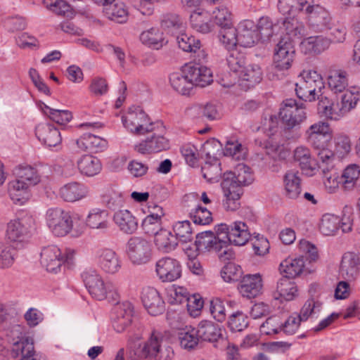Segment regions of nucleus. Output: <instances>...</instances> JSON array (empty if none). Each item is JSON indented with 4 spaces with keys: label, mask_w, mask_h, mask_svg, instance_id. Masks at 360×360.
<instances>
[{
    "label": "nucleus",
    "mask_w": 360,
    "mask_h": 360,
    "mask_svg": "<svg viewBox=\"0 0 360 360\" xmlns=\"http://www.w3.org/2000/svg\"><path fill=\"white\" fill-rule=\"evenodd\" d=\"M39 140L48 147L58 146L62 141L60 132L51 123H41L35 129Z\"/></svg>",
    "instance_id": "obj_22"
},
{
    "label": "nucleus",
    "mask_w": 360,
    "mask_h": 360,
    "mask_svg": "<svg viewBox=\"0 0 360 360\" xmlns=\"http://www.w3.org/2000/svg\"><path fill=\"white\" fill-rule=\"evenodd\" d=\"M190 218L198 225H207L212 221V213L205 207L197 205L189 212Z\"/></svg>",
    "instance_id": "obj_59"
},
{
    "label": "nucleus",
    "mask_w": 360,
    "mask_h": 360,
    "mask_svg": "<svg viewBox=\"0 0 360 360\" xmlns=\"http://www.w3.org/2000/svg\"><path fill=\"white\" fill-rule=\"evenodd\" d=\"M360 257L354 252H346L342 258L340 273L347 280H354L359 276Z\"/></svg>",
    "instance_id": "obj_26"
},
{
    "label": "nucleus",
    "mask_w": 360,
    "mask_h": 360,
    "mask_svg": "<svg viewBox=\"0 0 360 360\" xmlns=\"http://www.w3.org/2000/svg\"><path fill=\"white\" fill-rule=\"evenodd\" d=\"M186 112L192 117H205L209 120H214L221 117V106L214 103H208L204 106L195 105L188 108Z\"/></svg>",
    "instance_id": "obj_36"
},
{
    "label": "nucleus",
    "mask_w": 360,
    "mask_h": 360,
    "mask_svg": "<svg viewBox=\"0 0 360 360\" xmlns=\"http://www.w3.org/2000/svg\"><path fill=\"white\" fill-rule=\"evenodd\" d=\"M185 66L179 72H175L169 75V83L172 87L182 95H188L193 89L188 75L186 74Z\"/></svg>",
    "instance_id": "obj_35"
},
{
    "label": "nucleus",
    "mask_w": 360,
    "mask_h": 360,
    "mask_svg": "<svg viewBox=\"0 0 360 360\" xmlns=\"http://www.w3.org/2000/svg\"><path fill=\"white\" fill-rule=\"evenodd\" d=\"M46 223L56 236H65L72 229L73 224L69 212L59 207L50 208L46 213Z\"/></svg>",
    "instance_id": "obj_9"
},
{
    "label": "nucleus",
    "mask_w": 360,
    "mask_h": 360,
    "mask_svg": "<svg viewBox=\"0 0 360 360\" xmlns=\"http://www.w3.org/2000/svg\"><path fill=\"white\" fill-rule=\"evenodd\" d=\"M31 186L15 178L8 184V194L15 203L22 205L30 197Z\"/></svg>",
    "instance_id": "obj_34"
},
{
    "label": "nucleus",
    "mask_w": 360,
    "mask_h": 360,
    "mask_svg": "<svg viewBox=\"0 0 360 360\" xmlns=\"http://www.w3.org/2000/svg\"><path fill=\"white\" fill-rule=\"evenodd\" d=\"M303 257L297 258H288L283 261L279 266V270L285 276L288 278H295L300 275L304 271L305 264Z\"/></svg>",
    "instance_id": "obj_44"
},
{
    "label": "nucleus",
    "mask_w": 360,
    "mask_h": 360,
    "mask_svg": "<svg viewBox=\"0 0 360 360\" xmlns=\"http://www.w3.org/2000/svg\"><path fill=\"white\" fill-rule=\"evenodd\" d=\"M124 126L131 132L137 134H144L153 131L157 127H162L160 123H153L147 114L139 106H132L122 118Z\"/></svg>",
    "instance_id": "obj_7"
},
{
    "label": "nucleus",
    "mask_w": 360,
    "mask_h": 360,
    "mask_svg": "<svg viewBox=\"0 0 360 360\" xmlns=\"http://www.w3.org/2000/svg\"><path fill=\"white\" fill-rule=\"evenodd\" d=\"M237 31L238 44L241 46H253L260 39L254 22L251 20L241 22Z\"/></svg>",
    "instance_id": "obj_23"
},
{
    "label": "nucleus",
    "mask_w": 360,
    "mask_h": 360,
    "mask_svg": "<svg viewBox=\"0 0 360 360\" xmlns=\"http://www.w3.org/2000/svg\"><path fill=\"white\" fill-rule=\"evenodd\" d=\"M220 165L219 160L214 158L206 161L201 168L203 177L211 183L219 181L221 176Z\"/></svg>",
    "instance_id": "obj_51"
},
{
    "label": "nucleus",
    "mask_w": 360,
    "mask_h": 360,
    "mask_svg": "<svg viewBox=\"0 0 360 360\" xmlns=\"http://www.w3.org/2000/svg\"><path fill=\"white\" fill-rule=\"evenodd\" d=\"M178 336L181 346L188 349L194 348L200 340L196 328L192 327L186 326L179 333Z\"/></svg>",
    "instance_id": "obj_53"
},
{
    "label": "nucleus",
    "mask_w": 360,
    "mask_h": 360,
    "mask_svg": "<svg viewBox=\"0 0 360 360\" xmlns=\"http://www.w3.org/2000/svg\"><path fill=\"white\" fill-rule=\"evenodd\" d=\"M227 181L221 182V186L224 192L225 199L223 205L226 210L235 211L240 207V198L242 194V189H236L230 186Z\"/></svg>",
    "instance_id": "obj_43"
},
{
    "label": "nucleus",
    "mask_w": 360,
    "mask_h": 360,
    "mask_svg": "<svg viewBox=\"0 0 360 360\" xmlns=\"http://www.w3.org/2000/svg\"><path fill=\"white\" fill-rule=\"evenodd\" d=\"M259 34V39L262 41L269 40L274 34L278 32L280 21L273 22L268 16L261 17L255 27Z\"/></svg>",
    "instance_id": "obj_41"
},
{
    "label": "nucleus",
    "mask_w": 360,
    "mask_h": 360,
    "mask_svg": "<svg viewBox=\"0 0 360 360\" xmlns=\"http://www.w3.org/2000/svg\"><path fill=\"white\" fill-rule=\"evenodd\" d=\"M284 195L290 199H296L301 194V179L299 172L288 170L283 176Z\"/></svg>",
    "instance_id": "obj_32"
},
{
    "label": "nucleus",
    "mask_w": 360,
    "mask_h": 360,
    "mask_svg": "<svg viewBox=\"0 0 360 360\" xmlns=\"http://www.w3.org/2000/svg\"><path fill=\"white\" fill-rule=\"evenodd\" d=\"M114 314L112 327L117 333H123L131 323L134 308L131 303L123 302L115 307Z\"/></svg>",
    "instance_id": "obj_19"
},
{
    "label": "nucleus",
    "mask_w": 360,
    "mask_h": 360,
    "mask_svg": "<svg viewBox=\"0 0 360 360\" xmlns=\"http://www.w3.org/2000/svg\"><path fill=\"white\" fill-rule=\"evenodd\" d=\"M16 251L12 245L0 243V269L9 268L15 261Z\"/></svg>",
    "instance_id": "obj_62"
},
{
    "label": "nucleus",
    "mask_w": 360,
    "mask_h": 360,
    "mask_svg": "<svg viewBox=\"0 0 360 360\" xmlns=\"http://www.w3.org/2000/svg\"><path fill=\"white\" fill-rule=\"evenodd\" d=\"M278 20L280 24L283 25V30L288 35L287 37L290 38V36L296 37L302 34L304 27L297 19L285 17Z\"/></svg>",
    "instance_id": "obj_61"
},
{
    "label": "nucleus",
    "mask_w": 360,
    "mask_h": 360,
    "mask_svg": "<svg viewBox=\"0 0 360 360\" xmlns=\"http://www.w3.org/2000/svg\"><path fill=\"white\" fill-rule=\"evenodd\" d=\"M96 259L98 266L106 274H115L122 268L120 256L112 249L99 250L96 253Z\"/></svg>",
    "instance_id": "obj_17"
},
{
    "label": "nucleus",
    "mask_w": 360,
    "mask_h": 360,
    "mask_svg": "<svg viewBox=\"0 0 360 360\" xmlns=\"http://www.w3.org/2000/svg\"><path fill=\"white\" fill-rule=\"evenodd\" d=\"M161 26L165 30L176 34L183 30L184 25L181 18L176 14L168 13L163 16L161 21Z\"/></svg>",
    "instance_id": "obj_55"
},
{
    "label": "nucleus",
    "mask_w": 360,
    "mask_h": 360,
    "mask_svg": "<svg viewBox=\"0 0 360 360\" xmlns=\"http://www.w3.org/2000/svg\"><path fill=\"white\" fill-rule=\"evenodd\" d=\"M176 41L179 47L184 51L194 54L195 60L201 62L206 58V53L201 47V42L198 39L184 32L183 30L176 34Z\"/></svg>",
    "instance_id": "obj_16"
},
{
    "label": "nucleus",
    "mask_w": 360,
    "mask_h": 360,
    "mask_svg": "<svg viewBox=\"0 0 360 360\" xmlns=\"http://www.w3.org/2000/svg\"><path fill=\"white\" fill-rule=\"evenodd\" d=\"M323 87V78L316 71H303L295 84V92L299 98L311 102Z\"/></svg>",
    "instance_id": "obj_5"
},
{
    "label": "nucleus",
    "mask_w": 360,
    "mask_h": 360,
    "mask_svg": "<svg viewBox=\"0 0 360 360\" xmlns=\"http://www.w3.org/2000/svg\"><path fill=\"white\" fill-rule=\"evenodd\" d=\"M317 162L323 172H328L334 166L335 154L327 147L315 150Z\"/></svg>",
    "instance_id": "obj_54"
},
{
    "label": "nucleus",
    "mask_w": 360,
    "mask_h": 360,
    "mask_svg": "<svg viewBox=\"0 0 360 360\" xmlns=\"http://www.w3.org/2000/svg\"><path fill=\"white\" fill-rule=\"evenodd\" d=\"M186 74L194 86L204 87L212 81V73L210 69L200 63H189L185 65Z\"/></svg>",
    "instance_id": "obj_20"
},
{
    "label": "nucleus",
    "mask_w": 360,
    "mask_h": 360,
    "mask_svg": "<svg viewBox=\"0 0 360 360\" xmlns=\"http://www.w3.org/2000/svg\"><path fill=\"white\" fill-rule=\"evenodd\" d=\"M155 272L162 282H173L181 276V265L176 259L165 257L156 262Z\"/></svg>",
    "instance_id": "obj_14"
},
{
    "label": "nucleus",
    "mask_w": 360,
    "mask_h": 360,
    "mask_svg": "<svg viewBox=\"0 0 360 360\" xmlns=\"http://www.w3.org/2000/svg\"><path fill=\"white\" fill-rule=\"evenodd\" d=\"M86 225L101 232H105L110 227L109 214L107 210L95 207L91 209L86 219Z\"/></svg>",
    "instance_id": "obj_30"
},
{
    "label": "nucleus",
    "mask_w": 360,
    "mask_h": 360,
    "mask_svg": "<svg viewBox=\"0 0 360 360\" xmlns=\"http://www.w3.org/2000/svg\"><path fill=\"white\" fill-rule=\"evenodd\" d=\"M216 232L223 233L229 243L237 246L244 245L250 238L248 226L241 221L231 224H221L217 226Z\"/></svg>",
    "instance_id": "obj_13"
},
{
    "label": "nucleus",
    "mask_w": 360,
    "mask_h": 360,
    "mask_svg": "<svg viewBox=\"0 0 360 360\" xmlns=\"http://www.w3.org/2000/svg\"><path fill=\"white\" fill-rule=\"evenodd\" d=\"M154 243L158 251L169 253L176 249L178 241L170 231L163 229L154 236Z\"/></svg>",
    "instance_id": "obj_37"
},
{
    "label": "nucleus",
    "mask_w": 360,
    "mask_h": 360,
    "mask_svg": "<svg viewBox=\"0 0 360 360\" xmlns=\"http://www.w3.org/2000/svg\"><path fill=\"white\" fill-rule=\"evenodd\" d=\"M254 181L253 173L251 168L243 164L239 163L234 169V172H226L224 173L222 181H227L230 186L236 189H242V186H248Z\"/></svg>",
    "instance_id": "obj_15"
},
{
    "label": "nucleus",
    "mask_w": 360,
    "mask_h": 360,
    "mask_svg": "<svg viewBox=\"0 0 360 360\" xmlns=\"http://www.w3.org/2000/svg\"><path fill=\"white\" fill-rule=\"evenodd\" d=\"M77 147L82 150L98 153L104 150L108 146L106 139L91 133H86L76 140Z\"/></svg>",
    "instance_id": "obj_27"
},
{
    "label": "nucleus",
    "mask_w": 360,
    "mask_h": 360,
    "mask_svg": "<svg viewBox=\"0 0 360 360\" xmlns=\"http://www.w3.org/2000/svg\"><path fill=\"white\" fill-rule=\"evenodd\" d=\"M173 231L175 233L177 240L183 243L191 241L193 239V232L191 227V223L188 220L177 221L173 226Z\"/></svg>",
    "instance_id": "obj_60"
},
{
    "label": "nucleus",
    "mask_w": 360,
    "mask_h": 360,
    "mask_svg": "<svg viewBox=\"0 0 360 360\" xmlns=\"http://www.w3.org/2000/svg\"><path fill=\"white\" fill-rule=\"evenodd\" d=\"M297 294V288L294 281L290 278L283 276L277 282L275 298H283L285 300H292Z\"/></svg>",
    "instance_id": "obj_42"
},
{
    "label": "nucleus",
    "mask_w": 360,
    "mask_h": 360,
    "mask_svg": "<svg viewBox=\"0 0 360 360\" xmlns=\"http://www.w3.org/2000/svg\"><path fill=\"white\" fill-rule=\"evenodd\" d=\"M113 221L119 229L127 234H132L138 229L136 217L128 210L116 211L113 215Z\"/></svg>",
    "instance_id": "obj_29"
},
{
    "label": "nucleus",
    "mask_w": 360,
    "mask_h": 360,
    "mask_svg": "<svg viewBox=\"0 0 360 360\" xmlns=\"http://www.w3.org/2000/svg\"><path fill=\"white\" fill-rule=\"evenodd\" d=\"M140 332H129L127 353L129 360H170L169 349L163 350L162 345L163 335L158 331H153L147 340L140 342Z\"/></svg>",
    "instance_id": "obj_1"
},
{
    "label": "nucleus",
    "mask_w": 360,
    "mask_h": 360,
    "mask_svg": "<svg viewBox=\"0 0 360 360\" xmlns=\"http://www.w3.org/2000/svg\"><path fill=\"white\" fill-rule=\"evenodd\" d=\"M60 196L67 202H75L86 198L89 194L88 187L79 182H70L62 186Z\"/></svg>",
    "instance_id": "obj_28"
},
{
    "label": "nucleus",
    "mask_w": 360,
    "mask_h": 360,
    "mask_svg": "<svg viewBox=\"0 0 360 360\" xmlns=\"http://www.w3.org/2000/svg\"><path fill=\"white\" fill-rule=\"evenodd\" d=\"M360 176V167L356 164L348 165L341 176V184L345 190H352L354 188Z\"/></svg>",
    "instance_id": "obj_50"
},
{
    "label": "nucleus",
    "mask_w": 360,
    "mask_h": 360,
    "mask_svg": "<svg viewBox=\"0 0 360 360\" xmlns=\"http://www.w3.org/2000/svg\"><path fill=\"white\" fill-rule=\"evenodd\" d=\"M319 114L326 118L338 120L345 115L339 102H333L326 97H322L317 106Z\"/></svg>",
    "instance_id": "obj_33"
},
{
    "label": "nucleus",
    "mask_w": 360,
    "mask_h": 360,
    "mask_svg": "<svg viewBox=\"0 0 360 360\" xmlns=\"http://www.w3.org/2000/svg\"><path fill=\"white\" fill-rule=\"evenodd\" d=\"M242 274L241 267L233 263L227 264L221 271V276L226 282L237 281L241 278Z\"/></svg>",
    "instance_id": "obj_63"
},
{
    "label": "nucleus",
    "mask_w": 360,
    "mask_h": 360,
    "mask_svg": "<svg viewBox=\"0 0 360 360\" xmlns=\"http://www.w3.org/2000/svg\"><path fill=\"white\" fill-rule=\"evenodd\" d=\"M140 40L146 46L155 49H159L167 43L163 34L157 28H151L143 32L140 35Z\"/></svg>",
    "instance_id": "obj_47"
},
{
    "label": "nucleus",
    "mask_w": 360,
    "mask_h": 360,
    "mask_svg": "<svg viewBox=\"0 0 360 360\" xmlns=\"http://www.w3.org/2000/svg\"><path fill=\"white\" fill-rule=\"evenodd\" d=\"M12 353L14 357H17L20 354V360H41L40 359H37V354L34 350L32 340L29 338H20L18 336L17 340L13 338Z\"/></svg>",
    "instance_id": "obj_25"
},
{
    "label": "nucleus",
    "mask_w": 360,
    "mask_h": 360,
    "mask_svg": "<svg viewBox=\"0 0 360 360\" xmlns=\"http://www.w3.org/2000/svg\"><path fill=\"white\" fill-rule=\"evenodd\" d=\"M279 117L284 127L291 129L298 127L307 118V115L302 103L298 105L295 100L288 99L281 109Z\"/></svg>",
    "instance_id": "obj_12"
},
{
    "label": "nucleus",
    "mask_w": 360,
    "mask_h": 360,
    "mask_svg": "<svg viewBox=\"0 0 360 360\" xmlns=\"http://www.w3.org/2000/svg\"><path fill=\"white\" fill-rule=\"evenodd\" d=\"M342 218L332 214H325L323 215L320 224L321 232L326 236L333 235L339 229L343 233H348L352 231L353 226V212L349 207H345Z\"/></svg>",
    "instance_id": "obj_8"
},
{
    "label": "nucleus",
    "mask_w": 360,
    "mask_h": 360,
    "mask_svg": "<svg viewBox=\"0 0 360 360\" xmlns=\"http://www.w3.org/2000/svg\"><path fill=\"white\" fill-rule=\"evenodd\" d=\"M33 224L34 219L30 217L11 221L6 230L8 239L16 245L17 248H22L31 236Z\"/></svg>",
    "instance_id": "obj_11"
},
{
    "label": "nucleus",
    "mask_w": 360,
    "mask_h": 360,
    "mask_svg": "<svg viewBox=\"0 0 360 360\" xmlns=\"http://www.w3.org/2000/svg\"><path fill=\"white\" fill-rule=\"evenodd\" d=\"M142 303L152 316L161 314L165 311V302L159 292L154 288H144L141 292Z\"/></svg>",
    "instance_id": "obj_18"
},
{
    "label": "nucleus",
    "mask_w": 360,
    "mask_h": 360,
    "mask_svg": "<svg viewBox=\"0 0 360 360\" xmlns=\"http://www.w3.org/2000/svg\"><path fill=\"white\" fill-rule=\"evenodd\" d=\"M191 25L197 32L205 34L211 30L208 16L205 13L195 11L190 15Z\"/></svg>",
    "instance_id": "obj_56"
},
{
    "label": "nucleus",
    "mask_w": 360,
    "mask_h": 360,
    "mask_svg": "<svg viewBox=\"0 0 360 360\" xmlns=\"http://www.w3.org/2000/svg\"><path fill=\"white\" fill-rule=\"evenodd\" d=\"M262 279L259 274L244 276L238 285V290L243 297L254 298L262 292Z\"/></svg>",
    "instance_id": "obj_21"
},
{
    "label": "nucleus",
    "mask_w": 360,
    "mask_h": 360,
    "mask_svg": "<svg viewBox=\"0 0 360 360\" xmlns=\"http://www.w3.org/2000/svg\"><path fill=\"white\" fill-rule=\"evenodd\" d=\"M77 167L80 173L87 176L98 174L102 169L100 160L91 155H84L77 160Z\"/></svg>",
    "instance_id": "obj_39"
},
{
    "label": "nucleus",
    "mask_w": 360,
    "mask_h": 360,
    "mask_svg": "<svg viewBox=\"0 0 360 360\" xmlns=\"http://www.w3.org/2000/svg\"><path fill=\"white\" fill-rule=\"evenodd\" d=\"M82 278L90 295L98 300L108 299L117 301L119 294L117 287L112 281H104L95 270L89 269L82 274Z\"/></svg>",
    "instance_id": "obj_3"
},
{
    "label": "nucleus",
    "mask_w": 360,
    "mask_h": 360,
    "mask_svg": "<svg viewBox=\"0 0 360 360\" xmlns=\"http://www.w3.org/2000/svg\"><path fill=\"white\" fill-rule=\"evenodd\" d=\"M348 74L346 71L338 70L333 71L328 78L330 90L335 94L345 91L348 86Z\"/></svg>",
    "instance_id": "obj_48"
},
{
    "label": "nucleus",
    "mask_w": 360,
    "mask_h": 360,
    "mask_svg": "<svg viewBox=\"0 0 360 360\" xmlns=\"http://www.w3.org/2000/svg\"><path fill=\"white\" fill-rule=\"evenodd\" d=\"M330 44V40L328 37L322 35L311 36L302 41L300 49L305 54H319L328 49Z\"/></svg>",
    "instance_id": "obj_31"
},
{
    "label": "nucleus",
    "mask_w": 360,
    "mask_h": 360,
    "mask_svg": "<svg viewBox=\"0 0 360 360\" xmlns=\"http://www.w3.org/2000/svg\"><path fill=\"white\" fill-rule=\"evenodd\" d=\"M248 324V317L242 311H236L229 317V326L232 331L240 332L245 329Z\"/></svg>",
    "instance_id": "obj_64"
},
{
    "label": "nucleus",
    "mask_w": 360,
    "mask_h": 360,
    "mask_svg": "<svg viewBox=\"0 0 360 360\" xmlns=\"http://www.w3.org/2000/svg\"><path fill=\"white\" fill-rule=\"evenodd\" d=\"M75 257V251L65 249L64 252L56 245L43 248L41 252V264L50 273L57 274L63 264L70 266Z\"/></svg>",
    "instance_id": "obj_6"
},
{
    "label": "nucleus",
    "mask_w": 360,
    "mask_h": 360,
    "mask_svg": "<svg viewBox=\"0 0 360 360\" xmlns=\"http://www.w3.org/2000/svg\"><path fill=\"white\" fill-rule=\"evenodd\" d=\"M13 174L16 179L24 181L32 188L37 185L41 181L38 170L31 165H18L14 169Z\"/></svg>",
    "instance_id": "obj_40"
},
{
    "label": "nucleus",
    "mask_w": 360,
    "mask_h": 360,
    "mask_svg": "<svg viewBox=\"0 0 360 360\" xmlns=\"http://www.w3.org/2000/svg\"><path fill=\"white\" fill-rule=\"evenodd\" d=\"M44 6L56 13L67 18H72L75 11L65 0H43Z\"/></svg>",
    "instance_id": "obj_49"
},
{
    "label": "nucleus",
    "mask_w": 360,
    "mask_h": 360,
    "mask_svg": "<svg viewBox=\"0 0 360 360\" xmlns=\"http://www.w3.org/2000/svg\"><path fill=\"white\" fill-rule=\"evenodd\" d=\"M126 252L133 264H146L152 257V245L143 237L132 236L127 243Z\"/></svg>",
    "instance_id": "obj_10"
},
{
    "label": "nucleus",
    "mask_w": 360,
    "mask_h": 360,
    "mask_svg": "<svg viewBox=\"0 0 360 360\" xmlns=\"http://www.w3.org/2000/svg\"><path fill=\"white\" fill-rule=\"evenodd\" d=\"M305 11L314 18L313 25L315 32H324L328 34L330 43H342L345 39L346 27L339 21L333 18L330 14L318 4L306 6Z\"/></svg>",
    "instance_id": "obj_2"
},
{
    "label": "nucleus",
    "mask_w": 360,
    "mask_h": 360,
    "mask_svg": "<svg viewBox=\"0 0 360 360\" xmlns=\"http://www.w3.org/2000/svg\"><path fill=\"white\" fill-rule=\"evenodd\" d=\"M243 80L248 82V86H254L262 79V72L257 65H249L245 67L239 76Z\"/></svg>",
    "instance_id": "obj_57"
},
{
    "label": "nucleus",
    "mask_w": 360,
    "mask_h": 360,
    "mask_svg": "<svg viewBox=\"0 0 360 360\" xmlns=\"http://www.w3.org/2000/svg\"><path fill=\"white\" fill-rule=\"evenodd\" d=\"M359 99V90L356 88L353 91L347 89L343 92L341 96V101L339 103L345 115L356 107Z\"/></svg>",
    "instance_id": "obj_58"
},
{
    "label": "nucleus",
    "mask_w": 360,
    "mask_h": 360,
    "mask_svg": "<svg viewBox=\"0 0 360 360\" xmlns=\"http://www.w3.org/2000/svg\"><path fill=\"white\" fill-rule=\"evenodd\" d=\"M196 332L200 340L209 342L217 340L221 335L218 326L207 320L199 323Z\"/></svg>",
    "instance_id": "obj_45"
},
{
    "label": "nucleus",
    "mask_w": 360,
    "mask_h": 360,
    "mask_svg": "<svg viewBox=\"0 0 360 360\" xmlns=\"http://www.w3.org/2000/svg\"><path fill=\"white\" fill-rule=\"evenodd\" d=\"M102 203L112 211L120 210L124 205V198L115 187L107 186L101 195Z\"/></svg>",
    "instance_id": "obj_38"
},
{
    "label": "nucleus",
    "mask_w": 360,
    "mask_h": 360,
    "mask_svg": "<svg viewBox=\"0 0 360 360\" xmlns=\"http://www.w3.org/2000/svg\"><path fill=\"white\" fill-rule=\"evenodd\" d=\"M238 31L233 27H221L219 32L220 43L227 50L233 49L238 44Z\"/></svg>",
    "instance_id": "obj_52"
},
{
    "label": "nucleus",
    "mask_w": 360,
    "mask_h": 360,
    "mask_svg": "<svg viewBox=\"0 0 360 360\" xmlns=\"http://www.w3.org/2000/svg\"><path fill=\"white\" fill-rule=\"evenodd\" d=\"M295 54V49L291 39L289 37L281 38L274 49L271 70L267 73L269 79H278L279 76L276 72L289 69L293 62Z\"/></svg>",
    "instance_id": "obj_4"
},
{
    "label": "nucleus",
    "mask_w": 360,
    "mask_h": 360,
    "mask_svg": "<svg viewBox=\"0 0 360 360\" xmlns=\"http://www.w3.org/2000/svg\"><path fill=\"white\" fill-rule=\"evenodd\" d=\"M295 161L299 163L302 171L307 175H312L315 167L312 165L309 150L304 146H299L294 150Z\"/></svg>",
    "instance_id": "obj_46"
},
{
    "label": "nucleus",
    "mask_w": 360,
    "mask_h": 360,
    "mask_svg": "<svg viewBox=\"0 0 360 360\" xmlns=\"http://www.w3.org/2000/svg\"><path fill=\"white\" fill-rule=\"evenodd\" d=\"M169 148V141L162 135L153 134L136 145L135 150L141 153H157Z\"/></svg>",
    "instance_id": "obj_24"
}]
</instances>
